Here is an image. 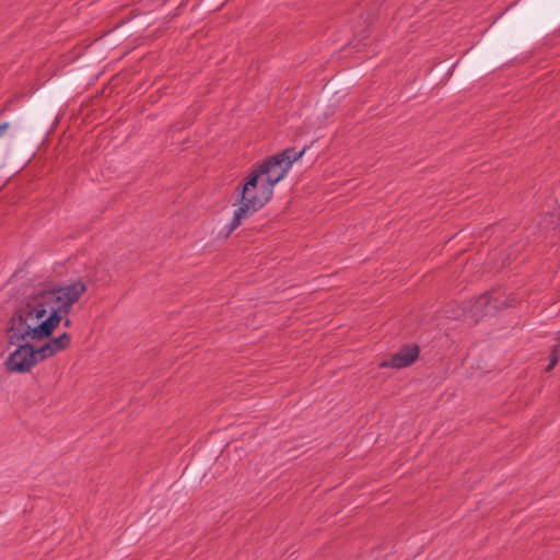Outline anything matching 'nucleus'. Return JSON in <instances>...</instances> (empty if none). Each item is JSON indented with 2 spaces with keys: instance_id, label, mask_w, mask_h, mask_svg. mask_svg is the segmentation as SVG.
<instances>
[{
  "instance_id": "1",
  "label": "nucleus",
  "mask_w": 560,
  "mask_h": 560,
  "mask_svg": "<svg viewBox=\"0 0 560 560\" xmlns=\"http://www.w3.org/2000/svg\"><path fill=\"white\" fill-rule=\"evenodd\" d=\"M86 290V283L77 280L28 296L11 319L9 342L18 345L49 337Z\"/></svg>"
},
{
  "instance_id": "2",
  "label": "nucleus",
  "mask_w": 560,
  "mask_h": 560,
  "mask_svg": "<svg viewBox=\"0 0 560 560\" xmlns=\"http://www.w3.org/2000/svg\"><path fill=\"white\" fill-rule=\"evenodd\" d=\"M304 149L301 151L284 150L283 152L272 156L259 165L248 178L246 191L255 186V183H260L261 191L257 197H250L252 202L256 205H266L272 196L273 187L279 183L292 167V164L300 159Z\"/></svg>"
},
{
  "instance_id": "3",
  "label": "nucleus",
  "mask_w": 560,
  "mask_h": 560,
  "mask_svg": "<svg viewBox=\"0 0 560 560\" xmlns=\"http://www.w3.org/2000/svg\"><path fill=\"white\" fill-rule=\"evenodd\" d=\"M70 342V335L63 332L57 338L50 339L37 350L28 343L20 345L5 360V368L13 373H26L39 361L67 349Z\"/></svg>"
},
{
  "instance_id": "4",
  "label": "nucleus",
  "mask_w": 560,
  "mask_h": 560,
  "mask_svg": "<svg viewBox=\"0 0 560 560\" xmlns=\"http://www.w3.org/2000/svg\"><path fill=\"white\" fill-rule=\"evenodd\" d=\"M248 185V180L244 183L242 188V195L240 200V206L234 210L232 220L226 223L222 230L219 231L218 235L221 238H226L231 235V233L242 223V221L256 211H258L260 208H262L265 205H256L252 202L250 197H257L259 192L261 191V185L260 183H255V186L248 189L246 191V187Z\"/></svg>"
},
{
  "instance_id": "5",
  "label": "nucleus",
  "mask_w": 560,
  "mask_h": 560,
  "mask_svg": "<svg viewBox=\"0 0 560 560\" xmlns=\"http://www.w3.org/2000/svg\"><path fill=\"white\" fill-rule=\"evenodd\" d=\"M419 350L416 346H407L402 348L399 352L393 355L388 361H384L381 363L383 368H394V369H402L411 363L418 358Z\"/></svg>"
},
{
  "instance_id": "6",
  "label": "nucleus",
  "mask_w": 560,
  "mask_h": 560,
  "mask_svg": "<svg viewBox=\"0 0 560 560\" xmlns=\"http://www.w3.org/2000/svg\"><path fill=\"white\" fill-rule=\"evenodd\" d=\"M495 294L497 292H487L479 296L472 305L474 314L483 316L490 314L492 310H498L501 303Z\"/></svg>"
},
{
  "instance_id": "7",
  "label": "nucleus",
  "mask_w": 560,
  "mask_h": 560,
  "mask_svg": "<svg viewBox=\"0 0 560 560\" xmlns=\"http://www.w3.org/2000/svg\"><path fill=\"white\" fill-rule=\"evenodd\" d=\"M559 354H560V349L558 347H556L552 352H551V360H550V363L547 365L546 368V371L549 372L551 371L555 365L557 364L558 362V358H559Z\"/></svg>"
},
{
  "instance_id": "8",
  "label": "nucleus",
  "mask_w": 560,
  "mask_h": 560,
  "mask_svg": "<svg viewBox=\"0 0 560 560\" xmlns=\"http://www.w3.org/2000/svg\"><path fill=\"white\" fill-rule=\"evenodd\" d=\"M8 128H9V122L0 124V138L4 135V132L8 130Z\"/></svg>"
},
{
  "instance_id": "9",
  "label": "nucleus",
  "mask_w": 560,
  "mask_h": 560,
  "mask_svg": "<svg viewBox=\"0 0 560 560\" xmlns=\"http://www.w3.org/2000/svg\"><path fill=\"white\" fill-rule=\"evenodd\" d=\"M65 326H66V327H69V326H70V320H69V319H67V320L65 322Z\"/></svg>"
}]
</instances>
